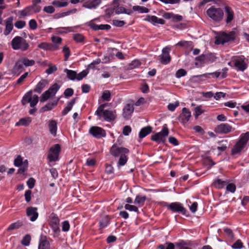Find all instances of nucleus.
Returning <instances> with one entry per match:
<instances>
[{
    "label": "nucleus",
    "mask_w": 249,
    "mask_h": 249,
    "mask_svg": "<svg viewBox=\"0 0 249 249\" xmlns=\"http://www.w3.org/2000/svg\"><path fill=\"white\" fill-rule=\"evenodd\" d=\"M89 132L93 137L97 139L105 137L106 136V131L103 128L97 126H91L89 128Z\"/></svg>",
    "instance_id": "obj_11"
},
{
    "label": "nucleus",
    "mask_w": 249,
    "mask_h": 249,
    "mask_svg": "<svg viewBox=\"0 0 249 249\" xmlns=\"http://www.w3.org/2000/svg\"><path fill=\"white\" fill-rule=\"evenodd\" d=\"M110 218L108 215L104 216L99 222L100 229H102L106 227L109 223Z\"/></svg>",
    "instance_id": "obj_33"
},
{
    "label": "nucleus",
    "mask_w": 249,
    "mask_h": 249,
    "mask_svg": "<svg viewBox=\"0 0 249 249\" xmlns=\"http://www.w3.org/2000/svg\"><path fill=\"white\" fill-rule=\"evenodd\" d=\"M249 140V132L242 134L240 138L231 150L232 155L240 153L245 147Z\"/></svg>",
    "instance_id": "obj_4"
},
{
    "label": "nucleus",
    "mask_w": 249,
    "mask_h": 249,
    "mask_svg": "<svg viewBox=\"0 0 249 249\" xmlns=\"http://www.w3.org/2000/svg\"><path fill=\"white\" fill-rule=\"evenodd\" d=\"M31 237L30 235H26L21 241V244L25 246H28L30 243Z\"/></svg>",
    "instance_id": "obj_50"
},
{
    "label": "nucleus",
    "mask_w": 249,
    "mask_h": 249,
    "mask_svg": "<svg viewBox=\"0 0 249 249\" xmlns=\"http://www.w3.org/2000/svg\"><path fill=\"white\" fill-rule=\"evenodd\" d=\"M52 4L57 7H64L68 5V3L67 1H61L60 0H53L52 2Z\"/></svg>",
    "instance_id": "obj_45"
},
{
    "label": "nucleus",
    "mask_w": 249,
    "mask_h": 249,
    "mask_svg": "<svg viewBox=\"0 0 249 249\" xmlns=\"http://www.w3.org/2000/svg\"><path fill=\"white\" fill-rule=\"evenodd\" d=\"M60 86L57 83H54L51 86L49 89L45 91L41 95L40 97V101L41 102H44L47 101L51 96H55L56 92L59 89Z\"/></svg>",
    "instance_id": "obj_9"
},
{
    "label": "nucleus",
    "mask_w": 249,
    "mask_h": 249,
    "mask_svg": "<svg viewBox=\"0 0 249 249\" xmlns=\"http://www.w3.org/2000/svg\"><path fill=\"white\" fill-rule=\"evenodd\" d=\"M64 71L66 73L67 78L72 81L76 80L77 73L75 71L66 69Z\"/></svg>",
    "instance_id": "obj_31"
},
{
    "label": "nucleus",
    "mask_w": 249,
    "mask_h": 249,
    "mask_svg": "<svg viewBox=\"0 0 249 249\" xmlns=\"http://www.w3.org/2000/svg\"><path fill=\"white\" fill-rule=\"evenodd\" d=\"M145 19L154 25H156L158 24L163 25L165 23V21L163 19L159 18L155 16H151L149 15H146Z\"/></svg>",
    "instance_id": "obj_19"
},
{
    "label": "nucleus",
    "mask_w": 249,
    "mask_h": 249,
    "mask_svg": "<svg viewBox=\"0 0 249 249\" xmlns=\"http://www.w3.org/2000/svg\"><path fill=\"white\" fill-rule=\"evenodd\" d=\"M48 126L51 134L54 136H56L57 128L56 122L53 120L50 121Z\"/></svg>",
    "instance_id": "obj_28"
},
{
    "label": "nucleus",
    "mask_w": 249,
    "mask_h": 249,
    "mask_svg": "<svg viewBox=\"0 0 249 249\" xmlns=\"http://www.w3.org/2000/svg\"><path fill=\"white\" fill-rule=\"evenodd\" d=\"M227 140L219 142L218 143L220 145L217 147V149L220 152L225 151L227 148Z\"/></svg>",
    "instance_id": "obj_47"
},
{
    "label": "nucleus",
    "mask_w": 249,
    "mask_h": 249,
    "mask_svg": "<svg viewBox=\"0 0 249 249\" xmlns=\"http://www.w3.org/2000/svg\"><path fill=\"white\" fill-rule=\"evenodd\" d=\"M234 130V128L228 124H221L215 127L214 132L218 134H228Z\"/></svg>",
    "instance_id": "obj_12"
},
{
    "label": "nucleus",
    "mask_w": 249,
    "mask_h": 249,
    "mask_svg": "<svg viewBox=\"0 0 249 249\" xmlns=\"http://www.w3.org/2000/svg\"><path fill=\"white\" fill-rule=\"evenodd\" d=\"M38 48L44 51H56L58 47L56 46H53V44L47 42H42L37 46Z\"/></svg>",
    "instance_id": "obj_25"
},
{
    "label": "nucleus",
    "mask_w": 249,
    "mask_h": 249,
    "mask_svg": "<svg viewBox=\"0 0 249 249\" xmlns=\"http://www.w3.org/2000/svg\"><path fill=\"white\" fill-rule=\"evenodd\" d=\"M23 66L24 65L21 60L20 59L18 60L14 66L13 69V72L15 74H19L24 70Z\"/></svg>",
    "instance_id": "obj_26"
},
{
    "label": "nucleus",
    "mask_w": 249,
    "mask_h": 249,
    "mask_svg": "<svg viewBox=\"0 0 249 249\" xmlns=\"http://www.w3.org/2000/svg\"><path fill=\"white\" fill-rule=\"evenodd\" d=\"M38 102V97L36 95H32L30 105L31 107H34Z\"/></svg>",
    "instance_id": "obj_51"
},
{
    "label": "nucleus",
    "mask_w": 249,
    "mask_h": 249,
    "mask_svg": "<svg viewBox=\"0 0 249 249\" xmlns=\"http://www.w3.org/2000/svg\"><path fill=\"white\" fill-rule=\"evenodd\" d=\"M19 47V50L22 51H26L29 48V44L26 40L24 39Z\"/></svg>",
    "instance_id": "obj_56"
},
{
    "label": "nucleus",
    "mask_w": 249,
    "mask_h": 249,
    "mask_svg": "<svg viewBox=\"0 0 249 249\" xmlns=\"http://www.w3.org/2000/svg\"><path fill=\"white\" fill-rule=\"evenodd\" d=\"M61 149L59 144H55L50 148L47 156V159L49 162L56 161L58 160Z\"/></svg>",
    "instance_id": "obj_8"
},
{
    "label": "nucleus",
    "mask_w": 249,
    "mask_h": 249,
    "mask_svg": "<svg viewBox=\"0 0 249 249\" xmlns=\"http://www.w3.org/2000/svg\"><path fill=\"white\" fill-rule=\"evenodd\" d=\"M169 129L166 124H164L162 130L151 136V139L158 143H163L166 141V137L169 134Z\"/></svg>",
    "instance_id": "obj_7"
},
{
    "label": "nucleus",
    "mask_w": 249,
    "mask_h": 249,
    "mask_svg": "<svg viewBox=\"0 0 249 249\" xmlns=\"http://www.w3.org/2000/svg\"><path fill=\"white\" fill-rule=\"evenodd\" d=\"M231 247L234 249H240L243 247V245L241 241L238 239L231 246Z\"/></svg>",
    "instance_id": "obj_57"
},
{
    "label": "nucleus",
    "mask_w": 249,
    "mask_h": 249,
    "mask_svg": "<svg viewBox=\"0 0 249 249\" xmlns=\"http://www.w3.org/2000/svg\"><path fill=\"white\" fill-rule=\"evenodd\" d=\"M160 249H175V245L171 242H166L165 244H161L159 246Z\"/></svg>",
    "instance_id": "obj_44"
},
{
    "label": "nucleus",
    "mask_w": 249,
    "mask_h": 249,
    "mask_svg": "<svg viewBox=\"0 0 249 249\" xmlns=\"http://www.w3.org/2000/svg\"><path fill=\"white\" fill-rule=\"evenodd\" d=\"M62 230L66 232L68 231L70 229V224L68 221H64L62 223Z\"/></svg>",
    "instance_id": "obj_59"
},
{
    "label": "nucleus",
    "mask_w": 249,
    "mask_h": 249,
    "mask_svg": "<svg viewBox=\"0 0 249 249\" xmlns=\"http://www.w3.org/2000/svg\"><path fill=\"white\" fill-rule=\"evenodd\" d=\"M52 41L53 43V46H56L58 47V50L59 48V45L61 43L62 39L59 37L53 36L51 37Z\"/></svg>",
    "instance_id": "obj_42"
},
{
    "label": "nucleus",
    "mask_w": 249,
    "mask_h": 249,
    "mask_svg": "<svg viewBox=\"0 0 249 249\" xmlns=\"http://www.w3.org/2000/svg\"><path fill=\"white\" fill-rule=\"evenodd\" d=\"M30 28L32 30H35L37 28V24L35 19H31L29 22Z\"/></svg>",
    "instance_id": "obj_64"
},
{
    "label": "nucleus",
    "mask_w": 249,
    "mask_h": 249,
    "mask_svg": "<svg viewBox=\"0 0 249 249\" xmlns=\"http://www.w3.org/2000/svg\"><path fill=\"white\" fill-rule=\"evenodd\" d=\"M14 18L13 17H9L5 21V29L4 31V35L8 36L10 34L13 29V21Z\"/></svg>",
    "instance_id": "obj_22"
},
{
    "label": "nucleus",
    "mask_w": 249,
    "mask_h": 249,
    "mask_svg": "<svg viewBox=\"0 0 249 249\" xmlns=\"http://www.w3.org/2000/svg\"><path fill=\"white\" fill-rule=\"evenodd\" d=\"M224 10L225 14V21L227 24H231L234 19V12L231 7L227 5L224 6Z\"/></svg>",
    "instance_id": "obj_14"
},
{
    "label": "nucleus",
    "mask_w": 249,
    "mask_h": 249,
    "mask_svg": "<svg viewBox=\"0 0 249 249\" xmlns=\"http://www.w3.org/2000/svg\"><path fill=\"white\" fill-rule=\"evenodd\" d=\"M73 90L71 88H67L64 92V95L66 98L71 97L73 94Z\"/></svg>",
    "instance_id": "obj_60"
},
{
    "label": "nucleus",
    "mask_w": 249,
    "mask_h": 249,
    "mask_svg": "<svg viewBox=\"0 0 249 249\" xmlns=\"http://www.w3.org/2000/svg\"><path fill=\"white\" fill-rule=\"evenodd\" d=\"M207 16L213 21L219 23L222 21L224 17L223 10L215 5H212L206 10Z\"/></svg>",
    "instance_id": "obj_2"
},
{
    "label": "nucleus",
    "mask_w": 249,
    "mask_h": 249,
    "mask_svg": "<svg viewBox=\"0 0 249 249\" xmlns=\"http://www.w3.org/2000/svg\"><path fill=\"white\" fill-rule=\"evenodd\" d=\"M114 9L115 13L117 15L124 14L125 12V8L122 6H116Z\"/></svg>",
    "instance_id": "obj_61"
},
{
    "label": "nucleus",
    "mask_w": 249,
    "mask_h": 249,
    "mask_svg": "<svg viewBox=\"0 0 249 249\" xmlns=\"http://www.w3.org/2000/svg\"><path fill=\"white\" fill-rule=\"evenodd\" d=\"M24 39L19 36L15 37L11 41V44L12 48L14 50H19V46L21 45Z\"/></svg>",
    "instance_id": "obj_23"
},
{
    "label": "nucleus",
    "mask_w": 249,
    "mask_h": 249,
    "mask_svg": "<svg viewBox=\"0 0 249 249\" xmlns=\"http://www.w3.org/2000/svg\"><path fill=\"white\" fill-rule=\"evenodd\" d=\"M76 98L72 99L68 103L67 106L63 110L62 113L63 115H66L72 108L73 106L75 103Z\"/></svg>",
    "instance_id": "obj_30"
},
{
    "label": "nucleus",
    "mask_w": 249,
    "mask_h": 249,
    "mask_svg": "<svg viewBox=\"0 0 249 249\" xmlns=\"http://www.w3.org/2000/svg\"><path fill=\"white\" fill-rule=\"evenodd\" d=\"M20 60L22 62L24 66L26 67L32 66L35 64V61L33 59H29L27 58H23Z\"/></svg>",
    "instance_id": "obj_43"
},
{
    "label": "nucleus",
    "mask_w": 249,
    "mask_h": 249,
    "mask_svg": "<svg viewBox=\"0 0 249 249\" xmlns=\"http://www.w3.org/2000/svg\"><path fill=\"white\" fill-rule=\"evenodd\" d=\"M163 206L172 213H181L186 216L188 215L187 214V210L183 207L182 204L180 202H175L171 203L164 202Z\"/></svg>",
    "instance_id": "obj_6"
},
{
    "label": "nucleus",
    "mask_w": 249,
    "mask_h": 249,
    "mask_svg": "<svg viewBox=\"0 0 249 249\" xmlns=\"http://www.w3.org/2000/svg\"><path fill=\"white\" fill-rule=\"evenodd\" d=\"M170 48L166 47L163 48L162 50V54L159 56L160 57V62L161 63L166 65L168 64L171 61V57L169 54Z\"/></svg>",
    "instance_id": "obj_13"
},
{
    "label": "nucleus",
    "mask_w": 249,
    "mask_h": 249,
    "mask_svg": "<svg viewBox=\"0 0 249 249\" xmlns=\"http://www.w3.org/2000/svg\"><path fill=\"white\" fill-rule=\"evenodd\" d=\"M152 130V128L150 126H147L142 128L139 134V137L141 139H142L150 134Z\"/></svg>",
    "instance_id": "obj_27"
},
{
    "label": "nucleus",
    "mask_w": 249,
    "mask_h": 249,
    "mask_svg": "<svg viewBox=\"0 0 249 249\" xmlns=\"http://www.w3.org/2000/svg\"><path fill=\"white\" fill-rule=\"evenodd\" d=\"M202 106L200 105L196 107L195 108V113L194 115L196 119H197L199 116H200L201 114L204 112V110H202Z\"/></svg>",
    "instance_id": "obj_49"
},
{
    "label": "nucleus",
    "mask_w": 249,
    "mask_h": 249,
    "mask_svg": "<svg viewBox=\"0 0 249 249\" xmlns=\"http://www.w3.org/2000/svg\"><path fill=\"white\" fill-rule=\"evenodd\" d=\"M101 2V0H88L83 4V7L89 9H96Z\"/></svg>",
    "instance_id": "obj_18"
},
{
    "label": "nucleus",
    "mask_w": 249,
    "mask_h": 249,
    "mask_svg": "<svg viewBox=\"0 0 249 249\" xmlns=\"http://www.w3.org/2000/svg\"><path fill=\"white\" fill-rule=\"evenodd\" d=\"M50 244L46 236L41 235L39 241L38 249H50Z\"/></svg>",
    "instance_id": "obj_21"
},
{
    "label": "nucleus",
    "mask_w": 249,
    "mask_h": 249,
    "mask_svg": "<svg viewBox=\"0 0 249 249\" xmlns=\"http://www.w3.org/2000/svg\"><path fill=\"white\" fill-rule=\"evenodd\" d=\"M37 208L36 207H30L26 209L27 215L30 217L31 221H35L38 216V213L37 212Z\"/></svg>",
    "instance_id": "obj_17"
},
{
    "label": "nucleus",
    "mask_w": 249,
    "mask_h": 249,
    "mask_svg": "<svg viewBox=\"0 0 249 249\" xmlns=\"http://www.w3.org/2000/svg\"><path fill=\"white\" fill-rule=\"evenodd\" d=\"M129 152L128 149L120 147L117 144H114L110 149V153L112 156L115 158L119 157L117 162L118 167L124 166L126 164L128 159L127 154Z\"/></svg>",
    "instance_id": "obj_1"
},
{
    "label": "nucleus",
    "mask_w": 249,
    "mask_h": 249,
    "mask_svg": "<svg viewBox=\"0 0 249 249\" xmlns=\"http://www.w3.org/2000/svg\"><path fill=\"white\" fill-rule=\"evenodd\" d=\"M186 74L187 72L185 70L183 69H180L177 71L176 73V76L177 78H179L182 76L186 75Z\"/></svg>",
    "instance_id": "obj_58"
},
{
    "label": "nucleus",
    "mask_w": 249,
    "mask_h": 249,
    "mask_svg": "<svg viewBox=\"0 0 249 249\" xmlns=\"http://www.w3.org/2000/svg\"><path fill=\"white\" fill-rule=\"evenodd\" d=\"M89 72V71L88 70H85L80 72L79 73H77L76 80L77 81L81 80L83 78L85 77L88 75Z\"/></svg>",
    "instance_id": "obj_48"
},
{
    "label": "nucleus",
    "mask_w": 249,
    "mask_h": 249,
    "mask_svg": "<svg viewBox=\"0 0 249 249\" xmlns=\"http://www.w3.org/2000/svg\"><path fill=\"white\" fill-rule=\"evenodd\" d=\"M22 225V223L19 221L11 224L7 229V231H13L19 228Z\"/></svg>",
    "instance_id": "obj_41"
},
{
    "label": "nucleus",
    "mask_w": 249,
    "mask_h": 249,
    "mask_svg": "<svg viewBox=\"0 0 249 249\" xmlns=\"http://www.w3.org/2000/svg\"><path fill=\"white\" fill-rule=\"evenodd\" d=\"M232 61L235 69L238 71H244L247 68V64L245 62V58L244 56H234Z\"/></svg>",
    "instance_id": "obj_10"
},
{
    "label": "nucleus",
    "mask_w": 249,
    "mask_h": 249,
    "mask_svg": "<svg viewBox=\"0 0 249 249\" xmlns=\"http://www.w3.org/2000/svg\"><path fill=\"white\" fill-rule=\"evenodd\" d=\"M226 185V181H223L220 179H217L213 182V185L216 188L221 189L224 188Z\"/></svg>",
    "instance_id": "obj_40"
},
{
    "label": "nucleus",
    "mask_w": 249,
    "mask_h": 249,
    "mask_svg": "<svg viewBox=\"0 0 249 249\" xmlns=\"http://www.w3.org/2000/svg\"><path fill=\"white\" fill-rule=\"evenodd\" d=\"M28 167V166L27 165V164L23 165L20 168L18 169L17 174L24 175V173L27 171Z\"/></svg>",
    "instance_id": "obj_63"
},
{
    "label": "nucleus",
    "mask_w": 249,
    "mask_h": 249,
    "mask_svg": "<svg viewBox=\"0 0 249 249\" xmlns=\"http://www.w3.org/2000/svg\"><path fill=\"white\" fill-rule=\"evenodd\" d=\"M176 46H180L187 49H193V42L191 41L181 40L176 44Z\"/></svg>",
    "instance_id": "obj_32"
},
{
    "label": "nucleus",
    "mask_w": 249,
    "mask_h": 249,
    "mask_svg": "<svg viewBox=\"0 0 249 249\" xmlns=\"http://www.w3.org/2000/svg\"><path fill=\"white\" fill-rule=\"evenodd\" d=\"M63 52L64 54L65 60L67 61L71 55L70 49L67 46H65L63 48Z\"/></svg>",
    "instance_id": "obj_54"
},
{
    "label": "nucleus",
    "mask_w": 249,
    "mask_h": 249,
    "mask_svg": "<svg viewBox=\"0 0 249 249\" xmlns=\"http://www.w3.org/2000/svg\"><path fill=\"white\" fill-rule=\"evenodd\" d=\"M146 199L145 196H137L134 200V203L138 204L139 206H142Z\"/></svg>",
    "instance_id": "obj_35"
},
{
    "label": "nucleus",
    "mask_w": 249,
    "mask_h": 249,
    "mask_svg": "<svg viewBox=\"0 0 249 249\" xmlns=\"http://www.w3.org/2000/svg\"><path fill=\"white\" fill-rule=\"evenodd\" d=\"M51 222L50 225L53 231L57 233L60 232V229L59 228V219L58 217L54 213H52L51 214Z\"/></svg>",
    "instance_id": "obj_15"
},
{
    "label": "nucleus",
    "mask_w": 249,
    "mask_h": 249,
    "mask_svg": "<svg viewBox=\"0 0 249 249\" xmlns=\"http://www.w3.org/2000/svg\"><path fill=\"white\" fill-rule=\"evenodd\" d=\"M57 101L49 102L40 108V112H44L47 111L51 110L52 109H53L54 106L57 105Z\"/></svg>",
    "instance_id": "obj_29"
},
{
    "label": "nucleus",
    "mask_w": 249,
    "mask_h": 249,
    "mask_svg": "<svg viewBox=\"0 0 249 249\" xmlns=\"http://www.w3.org/2000/svg\"><path fill=\"white\" fill-rule=\"evenodd\" d=\"M221 72L220 71H215L214 72L211 73H206L203 74H201L198 76H196L197 77H205V78H209L210 75H212L213 77L215 78H218L221 75Z\"/></svg>",
    "instance_id": "obj_38"
},
{
    "label": "nucleus",
    "mask_w": 249,
    "mask_h": 249,
    "mask_svg": "<svg viewBox=\"0 0 249 249\" xmlns=\"http://www.w3.org/2000/svg\"><path fill=\"white\" fill-rule=\"evenodd\" d=\"M20 15L22 17H26L30 16L33 14V8L31 6H28L19 11Z\"/></svg>",
    "instance_id": "obj_36"
},
{
    "label": "nucleus",
    "mask_w": 249,
    "mask_h": 249,
    "mask_svg": "<svg viewBox=\"0 0 249 249\" xmlns=\"http://www.w3.org/2000/svg\"><path fill=\"white\" fill-rule=\"evenodd\" d=\"M102 99L104 101H109L110 100L111 96H110V92L108 90H105L102 94Z\"/></svg>",
    "instance_id": "obj_52"
},
{
    "label": "nucleus",
    "mask_w": 249,
    "mask_h": 249,
    "mask_svg": "<svg viewBox=\"0 0 249 249\" xmlns=\"http://www.w3.org/2000/svg\"><path fill=\"white\" fill-rule=\"evenodd\" d=\"M236 33L231 31L229 33L222 32L215 37V43L216 44H224L225 43L234 40L235 38Z\"/></svg>",
    "instance_id": "obj_5"
},
{
    "label": "nucleus",
    "mask_w": 249,
    "mask_h": 249,
    "mask_svg": "<svg viewBox=\"0 0 249 249\" xmlns=\"http://www.w3.org/2000/svg\"><path fill=\"white\" fill-rule=\"evenodd\" d=\"M132 9L133 11H138L139 13H147L149 11L147 8L139 5L133 6Z\"/></svg>",
    "instance_id": "obj_39"
},
{
    "label": "nucleus",
    "mask_w": 249,
    "mask_h": 249,
    "mask_svg": "<svg viewBox=\"0 0 249 249\" xmlns=\"http://www.w3.org/2000/svg\"><path fill=\"white\" fill-rule=\"evenodd\" d=\"M48 84V81L46 79H41L36 85L34 89V91L40 93L45 87Z\"/></svg>",
    "instance_id": "obj_24"
},
{
    "label": "nucleus",
    "mask_w": 249,
    "mask_h": 249,
    "mask_svg": "<svg viewBox=\"0 0 249 249\" xmlns=\"http://www.w3.org/2000/svg\"><path fill=\"white\" fill-rule=\"evenodd\" d=\"M31 123V119L28 118H21L19 120V121L17 122L16 124V125H23V126H28Z\"/></svg>",
    "instance_id": "obj_37"
},
{
    "label": "nucleus",
    "mask_w": 249,
    "mask_h": 249,
    "mask_svg": "<svg viewBox=\"0 0 249 249\" xmlns=\"http://www.w3.org/2000/svg\"><path fill=\"white\" fill-rule=\"evenodd\" d=\"M190 111L186 107H183L182 113L179 116V120L183 124L187 123L191 117Z\"/></svg>",
    "instance_id": "obj_16"
},
{
    "label": "nucleus",
    "mask_w": 249,
    "mask_h": 249,
    "mask_svg": "<svg viewBox=\"0 0 249 249\" xmlns=\"http://www.w3.org/2000/svg\"><path fill=\"white\" fill-rule=\"evenodd\" d=\"M32 90L27 92L23 97L22 99L21 100V103L23 105H25L28 103H29L31 101V98L32 95Z\"/></svg>",
    "instance_id": "obj_34"
},
{
    "label": "nucleus",
    "mask_w": 249,
    "mask_h": 249,
    "mask_svg": "<svg viewBox=\"0 0 249 249\" xmlns=\"http://www.w3.org/2000/svg\"><path fill=\"white\" fill-rule=\"evenodd\" d=\"M124 208L125 209L128 210L129 211H134L135 212H137V213H139L138 208L134 205L126 204L124 205Z\"/></svg>",
    "instance_id": "obj_55"
},
{
    "label": "nucleus",
    "mask_w": 249,
    "mask_h": 249,
    "mask_svg": "<svg viewBox=\"0 0 249 249\" xmlns=\"http://www.w3.org/2000/svg\"><path fill=\"white\" fill-rule=\"evenodd\" d=\"M23 163V159L20 156H18L14 160V165L17 167L21 166Z\"/></svg>",
    "instance_id": "obj_53"
},
{
    "label": "nucleus",
    "mask_w": 249,
    "mask_h": 249,
    "mask_svg": "<svg viewBox=\"0 0 249 249\" xmlns=\"http://www.w3.org/2000/svg\"><path fill=\"white\" fill-rule=\"evenodd\" d=\"M73 39L77 43H83L85 39V37L80 34H76L73 35Z\"/></svg>",
    "instance_id": "obj_46"
},
{
    "label": "nucleus",
    "mask_w": 249,
    "mask_h": 249,
    "mask_svg": "<svg viewBox=\"0 0 249 249\" xmlns=\"http://www.w3.org/2000/svg\"><path fill=\"white\" fill-rule=\"evenodd\" d=\"M26 22L23 20H18L15 23V27L18 29H22L24 28Z\"/></svg>",
    "instance_id": "obj_62"
},
{
    "label": "nucleus",
    "mask_w": 249,
    "mask_h": 249,
    "mask_svg": "<svg viewBox=\"0 0 249 249\" xmlns=\"http://www.w3.org/2000/svg\"><path fill=\"white\" fill-rule=\"evenodd\" d=\"M134 107L133 105L127 104L123 109V115L124 118L128 120L130 118L132 113L134 111Z\"/></svg>",
    "instance_id": "obj_20"
},
{
    "label": "nucleus",
    "mask_w": 249,
    "mask_h": 249,
    "mask_svg": "<svg viewBox=\"0 0 249 249\" xmlns=\"http://www.w3.org/2000/svg\"><path fill=\"white\" fill-rule=\"evenodd\" d=\"M105 104L101 105L95 112V115L98 116L99 119L102 118L107 122H111L114 121L116 117V111L109 110L105 109Z\"/></svg>",
    "instance_id": "obj_3"
}]
</instances>
